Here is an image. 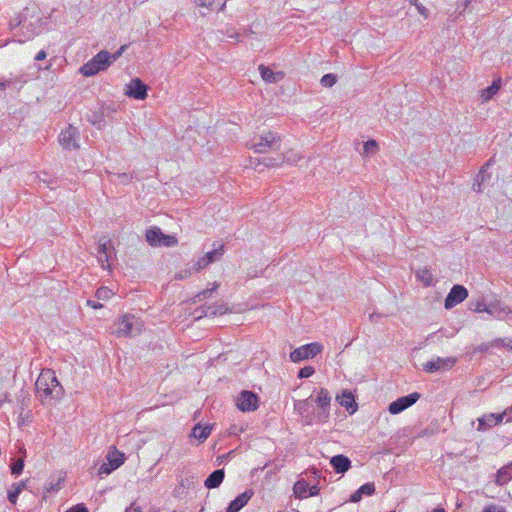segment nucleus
I'll return each mask as SVG.
<instances>
[{
	"instance_id": "nucleus-1",
	"label": "nucleus",
	"mask_w": 512,
	"mask_h": 512,
	"mask_svg": "<svg viewBox=\"0 0 512 512\" xmlns=\"http://www.w3.org/2000/svg\"><path fill=\"white\" fill-rule=\"evenodd\" d=\"M37 396L44 402L46 399H60L64 393L55 372L51 369H44L38 376L35 383Z\"/></svg>"
},
{
	"instance_id": "nucleus-2",
	"label": "nucleus",
	"mask_w": 512,
	"mask_h": 512,
	"mask_svg": "<svg viewBox=\"0 0 512 512\" xmlns=\"http://www.w3.org/2000/svg\"><path fill=\"white\" fill-rule=\"evenodd\" d=\"M126 48V45H122L115 53L101 50L80 68V72L84 76L90 77L96 75L100 71L106 70L124 53Z\"/></svg>"
},
{
	"instance_id": "nucleus-3",
	"label": "nucleus",
	"mask_w": 512,
	"mask_h": 512,
	"mask_svg": "<svg viewBox=\"0 0 512 512\" xmlns=\"http://www.w3.org/2000/svg\"><path fill=\"white\" fill-rule=\"evenodd\" d=\"M281 138L276 132L268 131L261 135H255L248 143V147L255 153H267L279 150Z\"/></svg>"
},
{
	"instance_id": "nucleus-4",
	"label": "nucleus",
	"mask_w": 512,
	"mask_h": 512,
	"mask_svg": "<svg viewBox=\"0 0 512 512\" xmlns=\"http://www.w3.org/2000/svg\"><path fill=\"white\" fill-rule=\"evenodd\" d=\"M142 321L131 314L124 315L117 323L115 333L118 337H131L140 334Z\"/></svg>"
},
{
	"instance_id": "nucleus-5",
	"label": "nucleus",
	"mask_w": 512,
	"mask_h": 512,
	"mask_svg": "<svg viewBox=\"0 0 512 512\" xmlns=\"http://www.w3.org/2000/svg\"><path fill=\"white\" fill-rule=\"evenodd\" d=\"M322 350L323 346L320 343L313 342L294 349L289 357L292 362L297 363L305 359L314 358L320 354Z\"/></svg>"
},
{
	"instance_id": "nucleus-6",
	"label": "nucleus",
	"mask_w": 512,
	"mask_h": 512,
	"mask_svg": "<svg viewBox=\"0 0 512 512\" xmlns=\"http://www.w3.org/2000/svg\"><path fill=\"white\" fill-rule=\"evenodd\" d=\"M235 404L242 412L255 411L259 407V397L252 391L243 390L235 398Z\"/></svg>"
},
{
	"instance_id": "nucleus-7",
	"label": "nucleus",
	"mask_w": 512,
	"mask_h": 512,
	"mask_svg": "<svg viewBox=\"0 0 512 512\" xmlns=\"http://www.w3.org/2000/svg\"><path fill=\"white\" fill-rule=\"evenodd\" d=\"M420 397L421 395L418 392H413L406 396L399 397L389 404L388 411L393 415L399 414L415 404Z\"/></svg>"
},
{
	"instance_id": "nucleus-8",
	"label": "nucleus",
	"mask_w": 512,
	"mask_h": 512,
	"mask_svg": "<svg viewBox=\"0 0 512 512\" xmlns=\"http://www.w3.org/2000/svg\"><path fill=\"white\" fill-rule=\"evenodd\" d=\"M457 362L455 357H437L423 364V370L427 373L450 370Z\"/></svg>"
},
{
	"instance_id": "nucleus-9",
	"label": "nucleus",
	"mask_w": 512,
	"mask_h": 512,
	"mask_svg": "<svg viewBox=\"0 0 512 512\" xmlns=\"http://www.w3.org/2000/svg\"><path fill=\"white\" fill-rule=\"evenodd\" d=\"M78 138V129L76 127H73L72 125H69L66 129L61 131L59 135V143L64 149L67 150L78 149Z\"/></svg>"
},
{
	"instance_id": "nucleus-10",
	"label": "nucleus",
	"mask_w": 512,
	"mask_h": 512,
	"mask_svg": "<svg viewBox=\"0 0 512 512\" xmlns=\"http://www.w3.org/2000/svg\"><path fill=\"white\" fill-rule=\"evenodd\" d=\"M468 297V290L463 286L456 284L449 291L445 298L444 306L446 309H451L463 302Z\"/></svg>"
},
{
	"instance_id": "nucleus-11",
	"label": "nucleus",
	"mask_w": 512,
	"mask_h": 512,
	"mask_svg": "<svg viewBox=\"0 0 512 512\" xmlns=\"http://www.w3.org/2000/svg\"><path fill=\"white\" fill-rule=\"evenodd\" d=\"M148 86L140 79H132L129 84L126 85V95L137 99L144 100L147 97Z\"/></svg>"
},
{
	"instance_id": "nucleus-12",
	"label": "nucleus",
	"mask_w": 512,
	"mask_h": 512,
	"mask_svg": "<svg viewBox=\"0 0 512 512\" xmlns=\"http://www.w3.org/2000/svg\"><path fill=\"white\" fill-rule=\"evenodd\" d=\"M321 412L318 414L319 421L325 422L329 417V408L331 402V396L326 388H321L318 392L316 399L314 400Z\"/></svg>"
},
{
	"instance_id": "nucleus-13",
	"label": "nucleus",
	"mask_w": 512,
	"mask_h": 512,
	"mask_svg": "<svg viewBox=\"0 0 512 512\" xmlns=\"http://www.w3.org/2000/svg\"><path fill=\"white\" fill-rule=\"evenodd\" d=\"M505 416L502 413H487L484 414L482 417L478 418V427L477 430L480 432L487 431L491 429L492 427L499 425L503 422V419Z\"/></svg>"
},
{
	"instance_id": "nucleus-14",
	"label": "nucleus",
	"mask_w": 512,
	"mask_h": 512,
	"mask_svg": "<svg viewBox=\"0 0 512 512\" xmlns=\"http://www.w3.org/2000/svg\"><path fill=\"white\" fill-rule=\"evenodd\" d=\"M224 249V244L222 243L217 249L207 252L203 257L199 258L197 261H192V265L197 272L206 268L210 263L219 259L222 255V251Z\"/></svg>"
},
{
	"instance_id": "nucleus-15",
	"label": "nucleus",
	"mask_w": 512,
	"mask_h": 512,
	"mask_svg": "<svg viewBox=\"0 0 512 512\" xmlns=\"http://www.w3.org/2000/svg\"><path fill=\"white\" fill-rule=\"evenodd\" d=\"M253 495L254 492L250 489L244 491L229 503L228 507H226V512H239L247 505Z\"/></svg>"
},
{
	"instance_id": "nucleus-16",
	"label": "nucleus",
	"mask_w": 512,
	"mask_h": 512,
	"mask_svg": "<svg viewBox=\"0 0 512 512\" xmlns=\"http://www.w3.org/2000/svg\"><path fill=\"white\" fill-rule=\"evenodd\" d=\"M86 120L99 129L105 125V112L103 108H100L97 104L94 109H90L86 113Z\"/></svg>"
},
{
	"instance_id": "nucleus-17",
	"label": "nucleus",
	"mask_w": 512,
	"mask_h": 512,
	"mask_svg": "<svg viewBox=\"0 0 512 512\" xmlns=\"http://www.w3.org/2000/svg\"><path fill=\"white\" fill-rule=\"evenodd\" d=\"M330 464L336 473L343 474L350 469L351 460L347 456L339 454L331 458Z\"/></svg>"
},
{
	"instance_id": "nucleus-18",
	"label": "nucleus",
	"mask_w": 512,
	"mask_h": 512,
	"mask_svg": "<svg viewBox=\"0 0 512 512\" xmlns=\"http://www.w3.org/2000/svg\"><path fill=\"white\" fill-rule=\"evenodd\" d=\"M259 71L262 79L268 83H277L284 78L283 72H274L263 64L259 66Z\"/></svg>"
},
{
	"instance_id": "nucleus-19",
	"label": "nucleus",
	"mask_w": 512,
	"mask_h": 512,
	"mask_svg": "<svg viewBox=\"0 0 512 512\" xmlns=\"http://www.w3.org/2000/svg\"><path fill=\"white\" fill-rule=\"evenodd\" d=\"M224 480V468L213 471L205 480L204 485L208 489L217 488Z\"/></svg>"
},
{
	"instance_id": "nucleus-20",
	"label": "nucleus",
	"mask_w": 512,
	"mask_h": 512,
	"mask_svg": "<svg viewBox=\"0 0 512 512\" xmlns=\"http://www.w3.org/2000/svg\"><path fill=\"white\" fill-rule=\"evenodd\" d=\"M500 88H501V78L498 77L497 79L493 80V82L490 86L481 90L480 97H481L482 102H488L490 99H492L493 96L498 93Z\"/></svg>"
},
{
	"instance_id": "nucleus-21",
	"label": "nucleus",
	"mask_w": 512,
	"mask_h": 512,
	"mask_svg": "<svg viewBox=\"0 0 512 512\" xmlns=\"http://www.w3.org/2000/svg\"><path fill=\"white\" fill-rule=\"evenodd\" d=\"M146 241L151 246H163L162 238L164 234L158 227H152L146 231Z\"/></svg>"
},
{
	"instance_id": "nucleus-22",
	"label": "nucleus",
	"mask_w": 512,
	"mask_h": 512,
	"mask_svg": "<svg viewBox=\"0 0 512 512\" xmlns=\"http://www.w3.org/2000/svg\"><path fill=\"white\" fill-rule=\"evenodd\" d=\"M211 433V427L206 425L202 426L200 424H196L191 433L190 437L197 439L200 443L204 442Z\"/></svg>"
},
{
	"instance_id": "nucleus-23",
	"label": "nucleus",
	"mask_w": 512,
	"mask_h": 512,
	"mask_svg": "<svg viewBox=\"0 0 512 512\" xmlns=\"http://www.w3.org/2000/svg\"><path fill=\"white\" fill-rule=\"evenodd\" d=\"M506 305L502 304L500 301H495L487 304L486 313L495 317L499 320H505L503 316V311H505Z\"/></svg>"
},
{
	"instance_id": "nucleus-24",
	"label": "nucleus",
	"mask_w": 512,
	"mask_h": 512,
	"mask_svg": "<svg viewBox=\"0 0 512 512\" xmlns=\"http://www.w3.org/2000/svg\"><path fill=\"white\" fill-rule=\"evenodd\" d=\"M106 460L108 463H110L112 468L117 469L124 463L125 456L124 453L113 447V449L108 452Z\"/></svg>"
},
{
	"instance_id": "nucleus-25",
	"label": "nucleus",
	"mask_w": 512,
	"mask_h": 512,
	"mask_svg": "<svg viewBox=\"0 0 512 512\" xmlns=\"http://www.w3.org/2000/svg\"><path fill=\"white\" fill-rule=\"evenodd\" d=\"M337 399L339 400L341 406L346 407L347 410L353 408L351 413L355 412L357 405L354 401V396L350 391L343 390L342 394L337 396Z\"/></svg>"
},
{
	"instance_id": "nucleus-26",
	"label": "nucleus",
	"mask_w": 512,
	"mask_h": 512,
	"mask_svg": "<svg viewBox=\"0 0 512 512\" xmlns=\"http://www.w3.org/2000/svg\"><path fill=\"white\" fill-rule=\"evenodd\" d=\"M512 479V462L500 468L497 472L496 483L504 485Z\"/></svg>"
},
{
	"instance_id": "nucleus-27",
	"label": "nucleus",
	"mask_w": 512,
	"mask_h": 512,
	"mask_svg": "<svg viewBox=\"0 0 512 512\" xmlns=\"http://www.w3.org/2000/svg\"><path fill=\"white\" fill-rule=\"evenodd\" d=\"M312 396L304 399V400H298L294 403V409L301 415V416H308L310 414V409L312 407Z\"/></svg>"
},
{
	"instance_id": "nucleus-28",
	"label": "nucleus",
	"mask_w": 512,
	"mask_h": 512,
	"mask_svg": "<svg viewBox=\"0 0 512 512\" xmlns=\"http://www.w3.org/2000/svg\"><path fill=\"white\" fill-rule=\"evenodd\" d=\"M255 160H257L256 166L263 165L264 167L268 168L279 166L284 162V159H281V155L276 158L264 156L261 159L256 158Z\"/></svg>"
},
{
	"instance_id": "nucleus-29",
	"label": "nucleus",
	"mask_w": 512,
	"mask_h": 512,
	"mask_svg": "<svg viewBox=\"0 0 512 512\" xmlns=\"http://www.w3.org/2000/svg\"><path fill=\"white\" fill-rule=\"evenodd\" d=\"M495 164V156H492L480 169L479 173L476 175V179L482 182H486L491 179V173L488 172L490 166Z\"/></svg>"
},
{
	"instance_id": "nucleus-30",
	"label": "nucleus",
	"mask_w": 512,
	"mask_h": 512,
	"mask_svg": "<svg viewBox=\"0 0 512 512\" xmlns=\"http://www.w3.org/2000/svg\"><path fill=\"white\" fill-rule=\"evenodd\" d=\"M308 488L309 484L304 479H301L294 484L293 491L296 497L304 498L307 497Z\"/></svg>"
},
{
	"instance_id": "nucleus-31",
	"label": "nucleus",
	"mask_w": 512,
	"mask_h": 512,
	"mask_svg": "<svg viewBox=\"0 0 512 512\" xmlns=\"http://www.w3.org/2000/svg\"><path fill=\"white\" fill-rule=\"evenodd\" d=\"M195 273H197V271L193 267L192 263L189 262V263H187L185 265V267L183 269H181L180 271H178L175 274L174 279H176V280H185V279L191 277Z\"/></svg>"
},
{
	"instance_id": "nucleus-32",
	"label": "nucleus",
	"mask_w": 512,
	"mask_h": 512,
	"mask_svg": "<svg viewBox=\"0 0 512 512\" xmlns=\"http://www.w3.org/2000/svg\"><path fill=\"white\" fill-rule=\"evenodd\" d=\"M417 278L424 283L426 287L431 286L433 284V275L431 271L427 268L419 269L416 272Z\"/></svg>"
},
{
	"instance_id": "nucleus-33",
	"label": "nucleus",
	"mask_w": 512,
	"mask_h": 512,
	"mask_svg": "<svg viewBox=\"0 0 512 512\" xmlns=\"http://www.w3.org/2000/svg\"><path fill=\"white\" fill-rule=\"evenodd\" d=\"M110 247H111V241L110 240L102 242V243H99L98 249H97L99 261H102V255L105 256V261L106 262L109 261V257H110L109 250H110Z\"/></svg>"
},
{
	"instance_id": "nucleus-34",
	"label": "nucleus",
	"mask_w": 512,
	"mask_h": 512,
	"mask_svg": "<svg viewBox=\"0 0 512 512\" xmlns=\"http://www.w3.org/2000/svg\"><path fill=\"white\" fill-rule=\"evenodd\" d=\"M222 309H223L222 307L215 308V307H212V306H208V307H206L205 310H202L200 314L195 316V318H201L203 315L206 316V317H208V316H216L218 314L222 315V314H224V311Z\"/></svg>"
},
{
	"instance_id": "nucleus-35",
	"label": "nucleus",
	"mask_w": 512,
	"mask_h": 512,
	"mask_svg": "<svg viewBox=\"0 0 512 512\" xmlns=\"http://www.w3.org/2000/svg\"><path fill=\"white\" fill-rule=\"evenodd\" d=\"M491 346L493 347H503L512 350V338H498L492 341Z\"/></svg>"
},
{
	"instance_id": "nucleus-36",
	"label": "nucleus",
	"mask_w": 512,
	"mask_h": 512,
	"mask_svg": "<svg viewBox=\"0 0 512 512\" xmlns=\"http://www.w3.org/2000/svg\"><path fill=\"white\" fill-rule=\"evenodd\" d=\"M337 82V76L333 73H328L322 76L320 83L323 87L330 88Z\"/></svg>"
},
{
	"instance_id": "nucleus-37",
	"label": "nucleus",
	"mask_w": 512,
	"mask_h": 512,
	"mask_svg": "<svg viewBox=\"0 0 512 512\" xmlns=\"http://www.w3.org/2000/svg\"><path fill=\"white\" fill-rule=\"evenodd\" d=\"M95 296L99 300H108L113 296V292L108 287H100L97 289Z\"/></svg>"
},
{
	"instance_id": "nucleus-38",
	"label": "nucleus",
	"mask_w": 512,
	"mask_h": 512,
	"mask_svg": "<svg viewBox=\"0 0 512 512\" xmlns=\"http://www.w3.org/2000/svg\"><path fill=\"white\" fill-rule=\"evenodd\" d=\"M363 149L365 154H370L376 152L379 149V145L376 140L370 139L364 143Z\"/></svg>"
},
{
	"instance_id": "nucleus-39",
	"label": "nucleus",
	"mask_w": 512,
	"mask_h": 512,
	"mask_svg": "<svg viewBox=\"0 0 512 512\" xmlns=\"http://www.w3.org/2000/svg\"><path fill=\"white\" fill-rule=\"evenodd\" d=\"M11 473L15 476H19L24 468V460L23 459H17L15 462H13L10 466Z\"/></svg>"
},
{
	"instance_id": "nucleus-40",
	"label": "nucleus",
	"mask_w": 512,
	"mask_h": 512,
	"mask_svg": "<svg viewBox=\"0 0 512 512\" xmlns=\"http://www.w3.org/2000/svg\"><path fill=\"white\" fill-rule=\"evenodd\" d=\"M487 303L484 299H478L475 302H471L470 309L475 312H486Z\"/></svg>"
},
{
	"instance_id": "nucleus-41",
	"label": "nucleus",
	"mask_w": 512,
	"mask_h": 512,
	"mask_svg": "<svg viewBox=\"0 0 512 512\" xmlns=\"http://www.w3.org/2000/svg\"><path fill=\"white\" fill-rule=\"evenodd\" d=\"M11 29H15L17 27H28L27 20L24 15H20L10 21Z\"/></svg>"
},
{
	"instance_id": "nucleus-42",
	"label": "nucleus",
	"mask_w": 512,
	"mask_h": 512,
	"mask_svg": "<svg viewBox=\"0 0 512 512\" xmlns=\"http://www.w3.org/2000/svg\"><path fill=\"white\" fill-rule=\"evenodd\" d=\"M359 490L362 493V495L372 496L375 493V485L372 482H368V483L363 484L359 488Z\"/></svg>"
},
{
	"instance_id": "nucleus-43",
	"label": "nucleus",
	"mask_w": 512,
	"mask_h": 512,
	"mask_svg": "<svg viewBox=\"0 0 512 512\" xmlns=\"http://www.w3.org/2000/svg\"><path fill=\"white\" fill-rule=\"evenodd\" d=\"M315 373V369L312 366H305L301 368L298 372V378L304 379L312 376Z\"/></svg>"
},
{
	"instance_id": "nucleus-44",
	"label": "nucleus",
	"mask_w": 512,
	"mask_h": 512,
	"mask_svg": "<svg viewBox=\"0 0 512 512\" xmlns=\"http://www.w3.org/2000/svg\"><path fill=\"white\" fill-rule=\"evenodd\" d=\"M21 493L20 487H13L12 489L8 490V500L10 503L15 504L17 502L18 496Z\"/></svg>"
},
{
	"instance_id": "nucleus-45",
	"label": "nucleus",
	"mask_w": 512,
	"mask_h": 512,
	"mask_svg": "<svg viewBox=\"0 0 512 512\" xmlns=\"http://www.w3.org/2000/svg\"><path fill=\"white\" fill-rule=\"evenodd\" d=\"M28 27H22V29L26 28L27 32L24 36V38H19V42H25L26 40H29L33 38L36 35L35 29H32L33 24L31 22H27Z\"/></svg>"
},
{
	"instance_id": "nucleus-46",
	"label": "nucleus",
	"mask_w": 512,
	"mask_h": 512,
	"mask_svg": "<svg viewBox=\"0 0 512 512\" xmlns=\"http://www.w3.org/2000/svg\"><path fill=\"white\" fill-rule=\"evenodd\" d=\"M116 470L115 468H112V466L110 465V463L108 462H103L100 466H99V469H98V474L99 475H102V474H105V475H109L112 471Z\"/></svg>"
},
{
	"instance_id": "nucleus-47",
	"label": "nucleus",
	"mask_w": 512,
	"mask_h": 512,
	"mask_svg": "<svg viewBox=\"0 0 512 512\" xmlns=\"http://www.w3.org/2000/svg\"><path fill=\"white\" fill-rule=\"evenodd\" d=\"M281 159H284V162L294 164L301 159V156L295 153H287L286 155L281 156Z\"/></svg>"
},
{
	"instance_id": "nucleus-48",
	"label": "nucleus",
	"mask_w": 512,
	"mask_h": 512,
	"mask_svg": "<svg viewBox=\"0 0 512 512\" xmlns=\"http://www.w3.org/2000/svg\"><path fill=\"white\" fill-rule=\"evenodd\" d=\"M218 287H219V284H218V283H215V284L213 285V287H212V288L203 290L202 292L198 293L196 297H197V298H199L200 300H201V299H204V298H207V297H209V296H210V295H211V294H212V293H213V292H214Z\"/></svg>"
},
{
	"instance_id": "nucleus-49",
	"label": "nucleus",
	"mask_w": 512,
	"mask_h": 512,
	"mask_svg": "<svg viewBox=\"0 0 512 512\" xmlns=\"http://www.w3.org/2000/svg\"><path fill=\"white\" fill-rule=\"evenodd\" d=\"M29 400L30 399L28 393L22 391L18 398V401L21 403V413L23 412L24 408L28 406Z\"/></svg>"
},
{
	"instance_id": "nucleus-50",
	"label": "nucleus",
	"mask_w": 512,
	"mask_h": 512,
	"mask_svg": "<svg viewBox=\"0 0 512 512\" xmlns=\"http://www.w3.org/2000/svg\"><path fill=\"white\" fill-rule=\"evenodd\" d=\"M163 246L170 247L177 243V240L174 236L171 235H165L162 238Z\"/></svg>"
},
{
	"instance_id": "nucleus-51",
	"label": "nucleus",
	"mask_w": 512,
	"mask_h": 512,
	"mask_svg": "<svg viewBox=\"0 0 512 512\" xmlns=\"http://www.w3.org/2000/svg\"><path fill=\"white\" fill-rule=\"evenodd\" d=\"M410 2H411V3H412V4L417 8L418 12H419L421 15H423V16H425V17H427V15H428V10H427V8H426V7H424V6L419 2V0H411Z\"/></svg>"
},
{
	"instance_id": "nucleus-52",
	"label": "nucleus",
	"mask_w": 512,
	"mask_h": 512,
	"mask_svg": "<svg viewBox=\"0 0 512 512\" xmlns=\"http://www.w3.org/2000/svg\"><path fill=\"white\" fill-rule=\"evenodd\" d=\"M100 108L104 109L105 112V118L110 117L114 112H116V109L112 107L111 105H105V104H98Z\"/></svg>"
},
{
	"instance_id": "nucleus-53",
	"label": "nucleus",
	"mask_w": 512,
	"mask_h": 512,
	"mask_svg": "<svg viewBox=\"0 0 512 512\" xmlns=\"http://www.w3.org/2000/svg\"><path fill=\"white\" fill-rule=\"evenodd\" d=\"M484 182L480 181V180H477L476 178L474 179V182L472 184V190L476 193H481L483 191V186Z\"/></svg>"
},
{
	"instance_id": "nucleus-54",
	"label": "nucleus",
	"mask_w": 512,
	"mask_h": 512,
	"mask_svg": "<svg viewBox=\"0 0 512 512\" xmlns=\"http://www.w3.org/2000/svg\"><path fill=\"white\" fill-rule=\"evenodd\" d=\"M482 512H505V510L497 505H488Z\"/></svg>"
},
{
	"instance_id": "nucleus-55",
	"label": "nucleus",
	"mask_w": 512,
	"mask_h": 512,
	"mask_svg": "<svg viewBox=\"0 0 512 512\" xmlns=\"http://www.w3.org/2000/svg\"><path fill=\"white\" fill-rule=\"evenodd\" d=\"M363 495L360 492L359 488L350 496V501L353 503H357L362 499Z\"/></svg>"
},
{
	"instance_id": "nucleus-56",
	"label": "nucleus",
	"mask_w": 512,
	"mask_h": 512,
	"mask_svg": "<svg viewBox=\"0 0 512 512\" xmlns=\"http://www.w3.org/2000/svg\"><path fill=\"white\" fill-rule=\"evenodd\" d=\"M503 415L505 416L506 418V423H511L512 422V405L507 407L504 411H503Z\"/></svg>"
},
{
	"instance_id": "nucleus-57",
	"label": "nucleus",
	"mask_w": 512,
	"mask_h": 512,
	"mask_svg": "<svg viewBox=\"0 0 512 512\" xmlns=\"http://www.w3.org/2000/svg\"><path fill=\"white\" fill-rule=\"evenodd\" d=\"M67 512H89L88 509L83 504H78L68 510Z\"/></svg>"
},
{
	"instance_id": "nucleus-58",
	"label": "nucleus",
	"mask_w": 512,
	"mask_h": 512,
	"mask_svg": "<svg viewBox=\"0 0 512 512\" xmlns=\"http://www.w3.org/2000/svg\"><path fill=\"white\" fill-rule=\"evenodd\" d=\"M473 0H461L459 5H458V8L462 7V11H460V13L464 12L471 4Z\"/></svg>"
},
{
	"instance_id": "nucleus-59",
	"label": "nucleus",
	"mask_w": 512,
	"mask_h": 512,
	"mask_svg": "<svg viewBox=\"0 0 512 512\" xmlns=\"http://www.w3.org/2000/svg\"><path fill=\"white\" fill-rule=\"evenodd\" d=\"M308 492L307 496H316L319 494V487L317 485L309 486Z\"/></svg>"
},
{
	"instance_id": "nucleus-60",
	"label": "nucleus",
	"mask_w": 512,
	"mask_h": 512,
	"mask_svg": "<svg viewBox=\"0 0 512 512\" xmlns=\"http://www.w3.org/2000/svg\"><path fill=\"white\" fill-rule=\"evenodd\" d=\"M199 6L203 7H211L214 3V0H196Z\"/></svg>"
},
{
	"instance_id": "nucleus-61",
	"label": "nucleus",
	"mask_w": 512,
	"mask_h": 512,
	"mask_svg": "<svg viewBox=\"0 0 512 512\" xmlns=\"http://www.w3.org/2000/svg\"><path fill=\"white\" fill-rule=\"evenodd\" d=\"M4 81L7 84V87H10L12 85H15L17 82H20L21 80L18 77H10Z\"/></svg>"
},
{
	"instance_id": "nucleus-62",
	"label": "nucleus",
	"mask_w": 512,
	"mask_h": 512,
	"mask_svg": "<svg viewBox=\"0 0 512 512\" xmlns=\"http://www.w3.org/2000/svg\"><path fill=\"white\" fill-rule=\"evenodd\" d=\"M47 57V54L44 50H40L36 56H35V60L36 61H42L44 60L45 58Z\"/></svg>"
},
{
	"instance_id": "nucleus-63",
	"label": "nucleus",
	"mask_w": 512,
	"mask_h": 512,
	"mask_svg": "<svg viewBox=\"0 0 512 512\" xmlns=\"http://www.w3.org/2000/svg\"><path fill=\"white\" fill-rule=\"evenodd\" d=\"M125 512H142V509L138 506H135V504L132 503L130 507L126 508Z\"/></svg>"
},
{
	"instance_id": "nucleus-64",
	"label": "nucleus",
	"mask_w": 512,
	"mask_h": 512,
	"mask_svg": "<svg viewBox=\"0 0 512 512\" xmlns=\"http://www.w3.org/2000/svg\"><path fill=\"white\" fill-rule=\"evenodd\" d=\"M505 319H512V309L506 305L505 311H503Z\"/></svg>"
}]
</instances>
